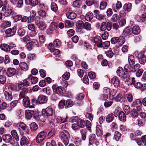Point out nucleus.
Returning <instances> with one entry per match:
<instances>
[{"instance_id":"nucleus-63","label":"nucleus","mask_w":146,"mask_h":146,"mask_svg":"<svg viewBox=\"0 0 146 146\" xmlns=\"http://www.w3.org/2000/svg\"><path fill=\"white\" fill-rule=\"evenodd\" d=\"M107 30L106 29V22H103L102 23L100 27V30L102 31H104Z\"/></svg>"},{"instance_id":"nucleus-43","label":"nucleus","mask_w":146,"mask_h":146,"mask_svg":"<svg viewBox=\"0 0 146 146\" xmlns=\"http://www.w3.org/2000/svg\"><path fill=\"white\" fill-rule=\"evenodd\" d=\"M19 66L22 70L27 69L28 67L27 64L25 62H22L20 63Z\"/></svg>"},{"instance_id":"nucleus-61","label":"nucleus","mask_w":146,"mask_h":146,"mask_svg":"<svg viewBox=\"0 0 146 146\" xmlns=\"http://www.w3.org/2000/svg\"><path fill=\"white\" fill-rule=\"evenodd\" d=\"M56 130L55 129L53 128L51 129L48 134V136L49 137H51L54 135L55 133Z\"/></svg>"},{"instance_id":"nucleus-26","label":"nucleus","mask_w":146,"mask_h":146,"mask_svg":"<svg viewBox=\"0 0 146 146\" xmlns=\"http://www.w3.org/2000/svg\"><path fill=\"white\" fill-rule=\"evenodd\" d=\"M28 28L30 30L32 31V32L33 34V36H35L37 34V33L35 31V29L34 25L32 23L29 24L28 25Z\"/></svg>"},{"instance_id":"nucleus-42","label":"nucleus","mask_w":146,"mask_h":146,"mask_svg":"<svg viewBox=\"0 0 146 146\" xmlns=\"http://www.w3.org/2000/svg\"><path fill=\"white\" fill-rule=\"evenodd\" d=\"M121 76L123 78V80L125 82L128 81L129 80V76L126 73L124 72Z\"/></svg>"},{"instance_id":"nucleus-54","label":"nucleus","mask_w":146,"mask_h":146,"mask_svg":"<svg viewBox=\"0 0 146 146\" xmlns=\"http://www.w3.org/2000/svg\"><path fill=\"white\" fill-rule=\"evenodd\" d=\"M140 67V64H137L132 67V72H135L136 70H138Z\"/></svg>"},{"instance_id":"nucleus-38","label":"nucleus","mask_w":146,"mask_h":146,"mask_svg":"<svg viewBox=\"0 0 146 146\" xmlns=\"http://www.w3.org/2000/svg\"><path fill=\"white\" fill-rule=\"evenodd\" d=\"M82 3V1L80 0H76L73 3V6L74 7H79Z\"/></svg>"},{"instance_id":"nucleus-12","label":"nucleus","mask_w":146,"mask_h":146,"mask_svg":"<svg viewBox=\"0 0 146 146\" xmlns=\"http://www.w3.org/2000/svg\"><path fill=\"white\" fill-rule=\"evenodd\" d=\"M122 6L121 3L120 1H117L116 3L113 4L112 5V8L114 12H116Z\"/></svg>"},{"instance_id":"nucleus-19","label":"nucleus","mask_w":146,"mask_h":146,"mask_svg":"<svg viewBox=\"0 0 146 146\" xmlns=\"http://www.w3.org/2000/svg\"><path fill=\"white\" fill-rule=\"evenodd\" d=\"M67 17L69 19L73 20L75 19L77 16V15L74 12L69 11L66 13Z\"/></svg>"},{"instance_id":"nucleus-11","label":"nucleus","mask_w":146,"mask_h":146,"mask_svg":"<svg viewBox=\"0 0 146 146\" xmlns=\"http://www.w3.org/2000/svg\"><path fill=\"white\" fill-rule=\"evenodd\" d=\"M132 105V106L136 107L139 111L141 110L142 103L141 100L139 99H137L133 102Z\"/></svg>"},{"instance_id":"nucleus-35","label":"nucleus","mask_w":146,"mask_h":146,"mask_svg":"<svg viewBox=\"0 0 146 146\" xmlns=\"http://www.w3.org/2000/svg\"><path fill=\"white\" fill-rule=\"evenodd\" d=\"M85 19L88 21H91L93 18V14L91 12H88L85 16Z\"/></svg>"},{"instance_id":"nucleus-58","label":"nucleus","mask_w":146,"mask_h":146,"mask_svg":"<svg viewBox=\"0 0 146 146\" xmlns=\"http://www.w3.org/2000/svg\"><path fill=\"white\" fill-rule=\"evenodd\" d=\"M113 118L114 117L113 116L112 114H110L108 115L106 117V121L108 122H110L113 120Z\"/></svg>"},{"instance_id":"nucleus-32","label":"nucleus","mask_w":146,"mask_h":146,"mask_svg":"<svg viewBox=\"0 0 146 146\" xmlns=\"http://www.w3.org/2000/svg\"><path fill=\"white\" fill-rule=\"evenodd\" d=\"M136 18H139V19H138V20L140 22H144L146 21V14H143L141 16L137 15L136 16Z\"/></svg>"},{"instance_id":"nucleus-29","label":"nucleus","mask_w":146,"mask_h":146,"mask_svg":"<svg viewBox=\"0 0 146 146\" xmlns=\"http://www.w3.org/2000/svg\"><path fill=\"white\" fill-rule=\"evenodd\" d=\"M1 48L5 51L8 52L10 51V48L9 45L7 44H3L1 45Z\"/></svg>"},{"instance_id":"nucleus-47","label":"nucleus","mask_w":146,"mask_h":146,"mask_svg":"<svg viewBox=\"0 0 146 146\" xmlns=\"http://www.w3.org/2000/svg\"><path fill=\"white\" fill-rule=\"evenodd\" d=\"M21 42H27L30 41L31 40L29 36L28 35H27L21 38Z\"/></svg>"},{"instance_id":"nucleus-59","label":"nucleus","mask_w":146,"mask_h":146,"mask_svg":"<svg viewBox=\"0 0 146 146\" xmlns=\"http://www.w3.org/2000/svg\"><path fill=\"white\" fill-rule=\"evenodd\" d=\"M65 26L66 28H69L72 27L73 25L70 21L67 20L64 22Z\"/></svg>"},{"instance_id":"nucleus-17","label":"nucleus","mask_w":146,"mask_h":146,"mask_svg":"<svg viewBox=\"0 0 146 146\" xmlns=\"http://www.w3.org/2000/svg\"><path fill=\"white\" fill-rule=\"evenodd\" d=\"M16 31V27H14L12 29L10 28L7 29L5 31V33L9 35V36H12L15 35Z\"/></svg>"},{"instance_id":"nucleus-49","label":"nucleus","mask_w":146,"mask_h":146,"mask_svg":"<svg viewBox=\"0 0 146 146\" xmlns=\"http://www.w3.org/2000/svg\"><path fill=\"white\" fill-rule=\"evenodd\" d=\"M107 5V3L106 2L104 1H102L101 2L100 5V7L101 10L105 9Z\"/></svg>"},{"instance_id":"nucleus-52","label":"nucleus","mask_w":146,"mask_h":146,"mask_svg":"<svg viewBox=\"0 0 146 146\" xmlns=\"http://www.w3.org/2000/svg\"><path fill=\"white\" fill-rule=\"evenodd\" d=\"M50 7L51 9L54 11H56L58 9V7L57 5L54 2L52 3Z\"/></svg>"},{"instance_id":"nucleus-37","label":"nucleus","mask_w":146,"mask_h":146,"mask_svg":"<svg viewBox=\"0 0 146 146\" xmlns=\"http://www.w3.org/2000/svg\"><path fill=\"white\" fill-rule=\"evenodd\" d=\"M11 134L13 137L14 138L16 141H18L19 140L18 135L15 130H13L11 132Z\"/></svg>"},{"instance_id":"nucleus-2","label":"nucleus","mask_w":146,"mask_h":146,"mask_svg":"<svg viewBox=\"0 0 146 146\" xmlns=\"http://www.w3.org/2000/svg\"><path fill=\"white\" fill-rule=\"evenodd\" d=\"M125 42V39L123 36L112 38L111 40V43L113 44H116L118 47L121 46Z\"/></svg>"},{"instance_id":"nucleus-9","label":"nucleus","mask_w":146,"mask_h":146,"mask_svg":"<svg viewBox=\"0 0 146 146\" xmlns=\"http://www.w3.org/2000/svg\"><path fill=\"white\" fill-rule=\"evenodd\" d=\"M46 135V132L42 131L37 136L36 138V141L40 143L45 138Z\"/></svg>"},{"instance_id":"nucleus-5","label":"nucleus","mask_w":146,"mask_h":146,"mask_svg":"<svg viewBox=\"0 0 146 146\" xmlns=\"http://www.w3.org/2000/svg\"><path fill=\"white\" fill-rule=\"evenodd\" d=\"M53 92L58 94L66 93L65 89L62 87H58L56 85H53L52 87Z\"/></svg>"},{"instance_id":"nucleus-56","label":"nucleus","mask_w":146,"mask_h":146,"mask_svg":"<svg viewBox=\"0 0 146 146\" xmlns=\"http://www.w3.org/2000/svg\"><path fill=\"white\" fill-rule=\"evenodd\" d=\"M121 133L118 131H116L114 134V137L115 139L118 141L119 140L121 137Z\"/></svg>"},{"instance_id":"nucleus-25","label":"nucleus","mask_w":146,"mask_h":146,"mask_svg":"<svg viewBox=\"0 0 146 146\" xmlns=\"http://www.w3.org/2000/svg\"><path fill=\"white\" fill-rule=\"evenodd\" d=\"M4 95L5 99L7 100L11 101L13 99V96L11 92L5 91Z\"/></svg>"},{"instance_id":"nucleus-64","label":"nucleus","mask_w":146,"mask_h":146,"mask_svg":"<svg viewBox=\"0 0 146 146\" xmlns=\"http://www.w3.org/2000/svg\"><path fill=\"white\" fill-rule=\"evenodd\" d=\"M110 43L109 41H106L103 43H102V46L103 48L106 49L110 45Z\"/></svg>"},{"instance_id":"nucleus-62","label":"nucleus","mask_w":146,"mask_h":146,"mask_svg":"<svg viewBox=\"0 0 146 146\" xmlns=\"http://www.w3.org/2000/svg\"><path fill=\"white\" fill-rule=\"evenodd\" d=\"M65 102L64 100L60 101L58 104V107L60 109L63 108L65 106Z\"/></svg>"},{"instance_id":"nucleus-15","label":"nucleus","mask_w":146,"mask_h":146,"mask_svg":"<svg viewBox=\"0 0 146 146\" xmlns=\"http://www.w3.org/2000/svg\"><path fill=\"white\" fill-rule=\"evenodd\" d=\"M29 91L28 89L25 87H23L21 89V90L19 94V100H21L24 98L25 95L28 93Z\"/></svg>"},{"instance_id":"nucleus-48","label":"nucleus","mask_w":146,"mask_h":146,"mask_svg":"<svg viewBox=\"0 0 146 146\" xmlns=\"http://www.w3.org/2000/svg\"><path fill=\"white\" fill-rule=\"evenodd\" d=\"M61 41L59 39H56L55 40L54 42V45L57 47L58 48L61 46Z\"/></svg>"},{"instance_id":"nucleus-41","label":"nucleus","mask_w":146,"mask_h":146,"mask_svg":"<svg viewBox=\"0 0 146 146\" xmlns=\"http://www.w3.org/2000/svg\"><path fill=\"white\" fill-rule=\"evenodd\" d=\"M84 29L87 31H90L91 29V26L90 23L86 22L84 24Z\"/></svg>"},{"instance_id":"nucleus-23","label":"nucleus","mask_w":146,"mask_h":146,"mask_svg":"<svg viewBox=\"0 0 146 146\" xmlns=\"http://www.w3.org/2000/svg\"><path fill=\"white\" fill-rule=\"evenodd\" d=\"M140 32V28L138 26H134L132 28V32L134 35H138L139 34Z\"/></svg>"},{"instance_id":"nucleus-51","label":"nucleus","mask_w":146,"mask_h":146,"mask_svg":"<svg viewBox=\"0 0 146 146\" xmlns=\"http://www.w3.org/2000/svg\"><path fill=\"white\" fill-rule=\"evenodd\" d=\"M30 128L32 131H35L37 129L38 127L35 123L33 122L31 124Z\"/></svg>"},{"instance_id":"nucleus-27","label":"nucleus","mask_w":146,"mask_h":146,"mask_svg":"<svg viewBox=\"0 0 146 146\" xmlns=\"http://www.w3.org/2000/svg\"><path fill=\"white\" fill-rule=\"evenodd\" d=\"M96 132L97 135L100 136L103 135L102 127L100 125H98L96 127Z\"/></svg>"},{"instance_id":"nucleus-20","label":"nucleus","mask_w":146,"mask_h":146,"mask_svg":"<svg viewBox=\"0 0 146 146\" xmlns=\"http://www.w3.org/2000/svg\"><path fill=\"white\" fill-rule=\"evenodd\" d=\"M23 98V104L25 108L29 107L30 104V102L29 98L25 96Z\"/></svg>"},{"instance_id":"nucleus-3","label":"nucleus","mask_w":146,"mask_h":146,"mask_svg":"<svg viewBox=\"0 0 146 146\" xmlns=\"http://www.w3.org/2000/svg\"><path fill=\"white\" fill-rule=\"evenodd\" d=\"M42 115L46 118L52 116L53 114L52 108L51 106H48L45 109H43L42 111Z\"/></svg>"},{"instance_id":"nucleus-18","label":"nucleus","mask_w":146,"mask_h":146,"mask_svg":"<svg viewBox=\"0 0 146 146\" xmlns=\"http://www.w3.org/2000/svg\"><path fill=\"white\" fill-rule=\"evenodd\" d=\"M94 41L95 43L99 47H101L102 45V41L100 36H98L94 38Z\"/></svg>"},{"instance_id":"nucleus-22","label":"nucleus","mask_w":146,"mask_h":146,"mask_svg":"<svg viewBox=\"0 0 146 146\" xmlns=\"http://www.w3.org/2000/svg\"><path fill=\"white\" fill-rule=\"evenodd\" d=\"M111 82L115 86H118L120 85V81L118 77L116 76L113 77L111 80Z\"/></svg>"},{"instance_id":"nucleus-60","label":"nucleus","mask_w":146,"mask_h":146,"mask_svg":"<svg viewBox=\"0 0 146 146\" xmlns=\"http://www.w3.org/2000/svg\"><path fill=\"white\" fill-rule=\"evenodd\" d=\"M116 72L117 75L118 76H122V74L124 72L123 71L122 68L121 67H119L117 70Z\"/></svg>"},{"instance_id":"nucleus-28","label":"nucleus","mask_w":146,"mask_h":146,"mask_svg":"<svg viewBox=\"0 0 146 146\" xmlns=\"http://www.w3.org/2000/svg\"><path fill=\"white\" fill-rule=\"evenodd\" d=\"M134 86L136 88L140 89L142 90H143L146 89L145 86L140 82H137Z\"/></svg>"},{"instance_id":"nucleus-46","label":"nucleus","mask_w":146,"mask_h":146,"mask_svg":"<svg viewBox=\"0 0 146 146\" xmlns=\"http://www.w3.org/2000/svg\"><path fill=\"white\" fill-rule=\"evenodd\" d=\"M131 115L133 117H137L138 115V113L135 109H133L131 111Z\"/></svg>"},{"instance_id":"nucleus-40","label":"nucleus","mask_w":146,"mask_h":146,"mask_svg":"<svg viewBox=\"0 0 146 146\" xmlns=\"http://www.w3.org/2000/svg\"><path fill=\"white\" fill-rule=\"evenodd\" d=\"M128 61L130 65L135 64V59L133 56L131 55L129 56Z\"/></svg>"},{"instance_id":"nucleus-50","label":"nucleus","mask_w":146,"mask_h":146,"mask_svg":"<svg viewBox=\"0 0 146 146\" xmlns=\"http://www.w3.org/2000/svg\"><path fill=\"white\" fill-rule=\"evenodd\" d=\"M123 109L126 114L127 115L129 113L130 111V109L129 106L125 105L123 106Z\"/></svg>"},{"instance_id":"nucleus-31","label":"nucleus","mask_w":146,"mask_h":146,"mask_svg":"<svg viewBox=\"0 0 146 146\" xmlns=\"http://www.w3.org/2000/svg\"><path fill=\"white\" fill-rule=\"evenodd\" d=\"M28 143V140L26 137L25 136L22 137L20 141V144L21 145H27Z\"/></svg>"},{"instance_id":"nucleus-7","label":"nucleus","mask_w":146,"mask_h":146,"mask_svg":"<svg viewBox=\"0 0 146 146\" xmlns=\"http://www.w3.org/2000/svg\"><path fill=\"white\" fill-rule=\"evenodd\" d=\"M144 51L139 52L137 55L139 62L141 64H144L146 62V57L144 54Z\"/></svg>"},{"instance_id":"nucleus-14","label":"nucleus","mask_w":146,"mask_h":146,"mask_svg":"<svg viewBox=\"0 0 146 146\" xmlns=\"http://www.w3.org/2000/svg\"><path fill=\"white\" fill-rule=\"evenodd\" d=\"M57 25L55 22H52L49 28L47 29V31L50 34H52L57 28Z\"/></svg>"},{"instance_id":"nucleus-10","label":"nucleus","mask_w":146,"mask_h":146,"mask_svg":"<svg viewBox=\"0 0 146 146\" xmlns=\"http://www.w3.org/2000/svg\"><path fill=\"white\" fill-rule=\"evenodd\" d=\"M19 125L24 134H27L28 133V127L23 122H20Z\"/></svg>"},{"instance_id":"nucleus-57","label":"nucleus","mask_w":146,"mask_h":146,"mask_svg":"<svg viewBox=\"0 0 146 146\" xmlns=\"http://www.w3.org/2000/svg\"><path fill=\"white\" fill-rule=\"evenodd\" d=\"M82 134V138L83 140H84L86 139V131L85 130L82 129L80 131Z\"/></svg>"},{"instance_id":"nucleus-39","label":"nucleus","mask_w":146,"mask_h":146,"mask_svg":"<svg viewBox=\"0 0 146 146\" xmlns=\"http://www.w3.org/2000/svg\"><path fill=\"white\" fill-rule=\"evenodd\" d=\"M25 33L26 31L23 28H19L17 31L18 34L20 36H24Z\"/></svg>"},{"instance_id":"nucleus-44","label":"nucleus","mask_w":146,"mask_h":146,"mask_svg":"<svg viewBox=\"0 0 146 146\" xmlns=\"http://www.w3.org/2000/svg\"><path fill=\"white\" fill-rule=\"evenodd\" d=\"M96 135L95 134L91 135L89 138V144L90 145L94 143Z\"/></svg>"},{"instance_id":"nucleus-53","label":"nucleus","mask_w":146,"mask_h":146,"mask_svg":"<svg viewBox=\"0 0 146 146\" xmlns=\"http://www.w3.org/2000/svg\"><path fill=\"white\" fill-rule=\"evenodd\" d=\"M31 80V82L33 84H35L37 83L38 81V79L37 77L35 76H32L30 78Z\"/></svg>"},{"instance_id":"nucleus-55","label":"nucleus","mask_w":146,"mask_h":146,"mask_svg":"<svg viewBox=\"0 0 146 146\" xmlns=\"http://www.w3.org/2000/svg\"><path fill=\"white\" fill-rule=\"evenodd\" d=\"M4 13L5 16L7 17L10 16L12 12V10L11 9H6Z\"/></svg>"},{"instance_id":"nucleus-13","label":"nucleus","mask_w":146,"mask_h":146,"mask_svg":"<svg viewBox=\"0 0 146 146\" xmlns=\"http://www.w3.org/2000/svg\"><path fill=\"white\" fill-rule=\"evenodd\" d=\"M47 98L46 97L43 95H39L36 102L40 104H42L46 103Z\"/></svg>"},{"instance_id":"nucleus-30","label":"nucleus","mask_w":146,"mask_h":146,"mask_svg":"<svg viewBox=\"0 0 146 146\" xmlns=\"http://www.w3.org/2000/svg\"><path fill=\"white\" fill-rule=\"evenodd\" d=\"M31 76L32 75H29L27 78L25 79L22 82L23 84V86L27 87L29 85L30 82L29 80L30 79V78Z\"/></svg>"},{"instance_id":"nucleus-45","label":"nucleus","mask_w":146,"mask_h":146,"mask_svg":"<svg viewBox=\"0 0 146 146\" xmlns=\"http://www.w3.org/2000/svg\"><path fill=\"white\" fill-rule=\"evenodd\" d=\"M130 64H126L124 66V68L125 71L126 72H132L131 69L132 67L131 66Z\"/></svg>"},{"instance_id":"nucleus-4","label":"nucleus","mask_w":146,"mask_h":146,"mask_svg":"<svg viewBox=\"0 0 146 146\" xmlns=\"http://www.w3.org/2000/svg\"><path fill=\"white\" fill-rule=\"evenodd\" d=\"M26 117L28 119H30L32 116L35 118L38 116V114L36 111L32 110H26L25 111Z\"/></svg>"},{"instance_id":"nucleus-1","label":"nucleus","mask_w":146,"mask_h":146,"mask_svg":"<svg viewBox=\"0 0 146 146\" xmlns=\"http://www.w3.org/2000/svg\"><path fill=\"white\" fill-rule=\"evenodd\" d=\"M59 137L64 144L66 146L69 143V139L70 137L69 132L66 130H63L60 133Z\"/></svg>"},{"instance_id":"nucleus-6","label":"nucleus","mask_w":146,"mask_h":146,"mask_svg":"<svg viewBox=\"0 0 146 146\" xmlns=\"http://www.w3.org/2000/svg\"><path fill=\"white\" fill-rule=\"evenodd\" d=\"M2 138L3 141L6 143H10L12 145L15 144L14 139L12 138L10 134L4 135H3Z\"/></svg>"},{"instance_id":"nucleus-34","label":"nucleus","mask_w":146,"mask_h":146,"mask_svg":"<svg viewBox=\"0 0 146 146\" xmlns=\"http://www.w3.org/2000/svg\"><path fill=\"white\" fill-rule=\"evenodd\" d=\"M132 5L131 3H126L123 6V9L125 11H130L131 9Z\"/></svg>"},{"instance_id":"nucleus-8","label":"nucleus","mask_w":146,"mask_h":146,"mask_svg":"<svg viewBox=\"0 0 146 146\" xmlns=\"http://www.w3.org/2000/svg\"><path fill=\"white\" fill-rule=\"evenodd\" d=\"M39 19L38 17H36L35 21L38 27V28L40 30H44L46 28V25L45 23L42 21H39Z\"/></svg>"},{"instance_id":"nucleus-16","label":"nucleus","mask_w":146,"mask_h":146,"mask_svg":"<svg viewBox=\"0 0 146 146\" xmlns=\"http://www.w3.org/2000/svg\"><path fill=\"white\" fill-rule=\"evenodd\" d=\"M16 72V70L13 68H9L7 70V74L8 76L11 77L15 75Z\"/></svg>"},{"instance_id":"nucleus-33","label":"nucleus","mask_w":146,"mask_h":146,"mask_svg":"<svg viewBox=\"0 0 146 146\" xmlns=\"http://www.w3.org/2000/svg\"><path fill=\"white\" fill-rule=\"evenodd\" d=\"M118 117L119 120L121 121H124L126 120V117L125 115L122 111L119 113Z\"/></svg>"},{"instance_id":"nucleus-21","label":"nucleus","mask_w":146,"mask_h":146,"mask_svg":"<svg viewBox=\"0 0 146 146\" xmlns=\"http://www.w3.org/2000/svg\"><path fill=\"white\" fill-rule=\"evenodd\" d=\"M94 12L97 19L101 21L104 19V16L101 14L98 10H95L94 11Z\"/></svg>"},{"instance_id":"nucleus-24","label":"nucleus","mask_w":146,"mask_h":146,"mask_svg":"<svg viewBox=\"0 0 146 146\" xmlns=\"http://www.w3.org/2000/svg\"><path fill=\"white\" fill-rule=\"evenodd\" d=\"M8 1L7 0H5L3 2L2 1L0 0V8L3 7L2 10L4 11L6 9V7Z\"/></svg>"},{"instance_id":"nucleus-36","label":"nucleus","mask_w":146,"mask_h":146,"mask_svg":"<svg viewBox=\"0 0 146 146\" xmlns=\"http://www.w3.org/2000/svg\"><path fill=\"white\" fill-rule=\"evenodd\" d=\"M78 125L79 127L83 128L86 126V122L82 119H78L77 121Z\"/></svg>"}]
</instances>
